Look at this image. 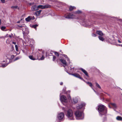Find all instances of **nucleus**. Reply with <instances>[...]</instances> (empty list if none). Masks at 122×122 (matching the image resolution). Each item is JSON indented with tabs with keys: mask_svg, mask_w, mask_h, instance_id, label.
Here are the masks:
<instances>
[{
	"mask_svg": "<svg viewBox=\"0 0 122 122\" xmlns=\"http://www.w3.org/2000/svg\"><path fill=\"white\" fill-rule=\"evenodd\" d=\"M76 13L77 14H80L81 13V11L79 10H77L76 12Z\"/></svg>",
	"mask_w": 122,
	"mask_h": 122,
	"instance_id": "obj_29",
	"label": "nucleus"
},
{
	"mask_svg": "<svg viewBox=\"0 0 122 122\" xmlns=\"http://www.w3.org/2000/svg\"><path fill=\"white\" fill-rule=\"evenodd\" d=\"M65 18L68 19H73L75 18V16L72 13H68L64 15Z\"/></svg>",
	"mask_w": 122,
	"mask_h": 122,
	"instance_id": "obj_3",
	"label": "nucleus"
},
{
	"mask_svg": "<svg viewBox=\"0 0 122 122\" xmlns=\"http://www.w3.org/2000/svg\"><path fill=\"white\" fill-rule=\"evenodd\" d=\"M118 42L119 43H121V42L119 40H118Z\"/></svg>",
	"mask_w": 122,
	"mask_h": 122,
	"instance_id": "obj_41",
	"label": "nucleus"
},
{
	"mask_svg": "<svg viewBox=\"0 0 122 122\" xmlns=\"http://www.w3.org/2000/svg\"><path fill=\"white\" fill-rule=\"evenodd\" d=\"M1 2L3 3H5V0H0Z\"/></svg>",
	"mask_w": 122,
	"mask_h": 122,
	"instance_id": "obj_36",
	"label": "nucleus"
},
{
	"mask_svg": "<svg viewBox=\"0 0 122 122\" xmlns=\"http://www.w3.org/2000/svg\"><path fill=\"white\" fill-rule=\"evenodd\" d=\"M31 16H29L25 19V20L29 22L31 20Z\"/></svg>",
	"mask_w": 122,
	"mask_h": 122,
	"instance_id": "obj_16",
	"label": "nucleus"
},
{
	"mask_svg": "<svg viewBox=\"0 0 122 122\" xmlns=\"http://www.w3.org/2000/svg\"><path fill=\"white\" fill-rule=\"evenodd\" d=\"M60 99L61 102H67L66 97L64 95H62L61 96Z\"/></svg>",
	"mask_w": 122,
	"mask_h": 122,
	"instance_id": "obj_6",
	"label": "nucleus"
},
{
	"mask_svg": "<svg viewBox=\"0 0 122 122\" xmlns=\"http://www.w3.org/2000/svg\"><path fill=\"white\" fill-rule=\"evenodd\" d=\"M9 36L10 37V38L11 37V36H10V35H9Z\"/></svg>",
	"mask_w": 122,
	"mask_h": 122,
	"instance_id": "obj_46",
	"label": "nucleus"
},
{
	"mask_svg": "<svg viewBox=\"0 0 122 122\" xmlns=\"http://www.w3.org/2000/svg\"><path fill=\"white\" fill-rule=\"evenodd\" d=\"M92 36L93 37H96V34L94 33L92 34Z\"/></svg>",
	"mask_w": 122,
	"mask_h": 122,
	"instance_id": "obj_35",
	"label": "nucleus"
},
{
	"mask_svg": "<svg viewBox=\"0 0 122 122\" xmlns=\"http://www.w3.org/2000/svg\"><path fill=\"white\" fill-rule=\"evenodd\" d=\"M12 43L14 44L15 45V44H16V43L15 42H13Z\"/></svg>",
	"mask_w": 122,
	"mask_h": 122,
	"instance_id": "obj_40",
	"label": "nucleus"
},
{
	"mask_svg": "<svg viewBox=\"0 0 122 122\" xmlns=\"http://www.w3.org/2000/svg\"><path fill=\"white\" fill-rule=\"evenodd\" d=\"M64 116L63 113L61 112L58 114V118L59 120H61L63 119Z\"/></svg>",
	"mask_w": 122,
	"mask_h": 122,
	"instance_id": "obj_8",
	"label": "nucleus"
},
{
	"mask_svg": "<svg viewBox=\"0 0 122 122\" xmlns=\"http://www.w3.org/2000/svg\"><path fill=\"white\" fill-rule=\"evenodd\" d=\"M36 56H35L36 57H37L38 58H37V59H39H39H40V57L41 56V54L38 52L36 53Z\"/></svg>",
	"mask_w": 122,
	"mask_h": 122,
	"instance_id": "obj_12",
	"label": "nucleus"
},
{
	"mask_svg": "<svg viewBox=\"0 0 122 122\" xmlns=\"http://www.w3.org/2000/svg\"><path fill=\"white\" fill-rule=\"evenodd\" d=\"M84 104L83 103H81L80 105H78L77 107V108L78 109H80L83 106H84Z\"/></svg>",
	"mask_w": 122,
	"mask_h": 122,
	"instance_id": "obj_13",
	"label": "nucleus"
},
{
	"mask_svg": "<svg viewBox=\"0 0 122 122\" xmlns=\"http://www.w3.org/2000/svg\"><path fill=\"white\" fill-rule=\"evenodd\" d=\"M71 75L74 76L78 78L81 79V80H82L83 81H85V80L83 79V78H82L81 77L80 75H79V74H78L77 73H75L72 74H71Z\"/></svg>",
	"mask_w": 122,
	"mask_h": 122,
	"instance_id": "obj_7",
	"label": "nucleus"
},
{
	"mask_svg": "<svg viewBox=\"0 0 122 122\" xmlns=\"http://www.w3.org/2000/svg\"><path fill=\"white\" fill-rule=\"evenodd\" d=\"M29 4L30 6L34 4V2L30 3H29Z\"/></svg>",
	"mask_w": 122,
	"mask_h": 122,
	"instance_id": "obj_34",
	"label": "nucleus"
},
{
	"mask_svg": "<svg viewBox=\"0 0 122 122\" xmlns=\"http://www.w3.org/2000/svg\"><path fill=\"white\" fill-rule=\"evenodd\" d=\"M98 38L100 40L102 41H103L104 40V38L101 36H99Z\"/></svg>",
	"mask_w": 122,
	"mask_h": 122,
	"instance_id": "obj_20",
	"label": "nucleus"
},
{
	"mask_svg": "<svg viewBox=\"0 0 122 122\" xmlns=\"http://www.w3.org/2000/svg\"><path fill=\"white\" fill-rule=\"evenodd\" d=\"M7 65V64H5L4 65H2V66L3 67H4L6 66Z\"/></svg>",
	"mask_w": 122,
	"mask_h": 122,
	"instance_id": "obj_33",
	"label": "nucleus"
},
{
	"mask_svg": "<svg viewBox=\"0 0 122 122\" xmlns=\"http://www.w3.org/2000/svg\"><path fill=\"white\" fill-rule=\"evenodd\" d=\"M60 61H61V62L63 64L65 65H66V60H65L64 59H60Z\"/></svg>",
	"mask_w": 122,
	"mask_h": 122,
	"instance_id": "obj_15",
	"label": "nucleus"
},
{
	"mask_svg": "<svg viewBox=\"0 0 122 122\" xmlns=\"http://www.w3.org/2000/svg\"><path fill=\"white\" fill-rule=\"evenodd\" d=\"M41 10H40L36 11L35 12V14L37 16H39L40 15L41 12Z\"/></svg>",
	"mask_w": 122,
	"mask_h": 122,
	"instance_id": "obj_17",
	"label": "nucleus"
},
{
	"mask_svg": "<svg viewBox=\"0 0 122 122\" xmlns=\"http://www.w3.org/2000/svg\"><path fill=\"white\" fill-rule=\"evenodd\" d=\"M14 55H12V57H14Z\"/></svg>",
	"mask_w": 122,
	"mask_h": 122,
	"instance_id": "obj_45",
	"label": "nucleus"
},
{
	"mask_svg": "<svg viewBox=\"0 0 122 122\" xmlns=\"http://www.w3.org/2000/svg\"><path fill=\"white\" fill-rule=\"evenodd\" d=\"M56 61H57V62H58V60H56Z\"/></svg>",
	"mask_w": 122,
	"mask_h": 122,
	"instance_id": "obj_50",
	"label": "nucleus"
},
{
	"mask_svg": "<svg viewBox=\"0 0 122 122\" xmlns=\"http://www.w3.org/2000/svg\"><path fill=\"white\" fill-rule=\"evenodd\" d=\"M63 55L65 58H67V56L65 55L64 54Z\"/></svg>",
	"mask_w": 122,
	"mask_h": 122,
	"instance_id": "obj_38",
	"label": "nucleus"
},
{
	"mask_svg": "<svg viewBox=\"0 0 122 122\" xmlns=\"http://www.w3.org/2000/svg\"><path fill=\"white\" fill-rule=\"evenodd\" d=\"M121 46L122 47V45H121Z\"/></svg>",
	"mask_w": 122,
	"mask_h": 122,
	"instance_id": "obj_52",
	"label": "nucleus"
},
{
	"mask_svg": "<svg viewBox=\"0 0 122 122\" xmlns=\"http://www.w3.org/2000/svg\"><path fill=\"white\" fill-rule=\"evenodd\" d=\"M121 45H121V44H119V46H121Z\"/></svg>",
	"mask_w": 122,
	"mask_h": 122,
	"instance_id": "obj_48",
	"label": "nucleus"
},
{
	"mask_svg": "<svg viewBox=\"0 0 122 122\" xmlns=\"http://www.w3.org/2000/svg\"><path fill=\"white\" fill-rule=\"evenodd\" d=\"M29 58L30 59L34 60L37 59V57L36 58L35 56V57H33L32 56H29Z\"/></svg>",
	"mask_w": 122,
	"mask_h": 122,
	"instance_id": "obj_14",
	"label": "nucleus"
},
{
	"mask_svg": "<svg viewBox=\"0 0 122 122\" xmlns=\"http://www.w3.org/2000/svg\"><path fill=\"white\" fill-rule=\"evenodd\" d=\"M31 9L33 11L37 10L38 9V6L36 5L33 6L31 7Z\"/></svg>",
	"mask_w": 122,
	"mask_h": 122,
	"instance_id": "obj_9",
	"label": "nucleus"
},
{
	"mask_svg": "<svg viewBox=\"0 0 122 122\" xmlns=\"http://www.w3.org/2000/svg\"><path fill=\"white\" fill-rule=\"evenodd\" d=\"M76 7L74 6H70L69 7V10L70 11H72L74 9H75Z\"/></svg>",
	"mask_w": 122,
	"mask_h": 122,
	"instance_id": "obj_18",
	"label": "nucleus"
},
{
	"mask_svg": "<svg viewBox=\"0 0 122 122\" xmlns=\"http://www.w3.org/2000/svg\"><path fill=\"white\" fill-rule=\"evenodd\" d=\"M38 26V25L37 24L35 25H32V27L34 29H36V27Z\"/></svg>",
	"mask_w": 122,
	"mask_h": 122,
	"instance_id": "obj_24",
	"label": "nucleus"
},
{
	"mask_svg": "<svg viewBox=\"0 0 122 122\" xmlns=\"http://www.w3.org/2000/svg\"><path fill=\"white\" fill-rule=\"evenodd\" d=\"M53 61H55V60L56 59V56H55L53 55Z\"/></svg>",
	"mask_w": 122,
	"mask_h": 122,
	"instance_id": "obj_31",
	"label": "nucleus"
},
{
	"mask_svg": "<svg viewBox=\"0 0 122 122\" xmlns=\"http://www.w3.org/2000/svg\"><path fill=\"white\" fill-rule=\"evenodd\" d=\"M19 27L20 28H22V26L21 25H20L19 26Z\"/></svg>",
	"mask_w": 122,
	"mask_h": 122,
	"instance_id": "obj_44",
	"label": "nucleus"
},
{
	"mask_svg": "<svg viewBox=\"0 0 122 122\" xmlns=\"http://www.w3.org/2000/svg\"><path fill=\"white\" fill-rule=\"evenodd\" d=\"M74 102H76V103L77 102V101L76 102H75V101H74Z\"/></svg>",
	"mask_w": 122,
	"mask_h": 122,
	"instance_id": "obj_47",
	"label": "nucleus"
},
{
	"mask_svg": "<svg viewBox=\"0 0 122 122\" xmlns=\"http://www.w3.org/2000/svg\"><path fill=\"white\" fill-rule=\"evenodd\" d=\"M87 84L90 87H92V83L91 82H87Z\"/></svg>",
	"mask_w": 122,
	"mask_h": 122,
	"instance_id": "obj_23",
	"label": "nucleus"
},
{
	"mask_svg": "<svg viewBox=\"0 0 122 122\" xmlns=\"http://www.w3.org/2000/svg\"><path fill=\"white\" fill-rule=\"evenodd\" d=\"M44 56L42 55V57L41 58H40L39 60H43L44 59Z\"/></svg>",
	"mask_w": 122,
	"mask_h": 122,
	"instance_id": "obj_30",
	"label": "nucleus"
},
{
	"mask_svg": "<svg viewBox=\"0 0 122 122\" xmlns=\"http://www.w3.org/2000/svg\"><path fill=\"white\" fill-rule=\"evenodd\" d=\"M51 7V5H39L38 6V8H41L42 9L47 8H48Z\"/></svg>",
	"mask_w": 122,
	"mask_h": 122,
	"instance_id": "obj_4",
	"label": "nucleus"
},
{
	"mask_svg": "<svg viewBox=\"0 0 122 122\" xmlns=\"http://www.w3.org/2000/svg\"><path fill=\"white\" fill-rule=\"evenodd\" d=\"M116 119L118 120L121 121L122 120V117L120 116H117L116 117Z\"/></svg>",
	"mask_w": 122,
	"mask_h": 122,
	"instance_id": "obj_19",
	"label": "nucleus"
},
{
	"mask_svg": "<svg viewBox=\"0 0 122 122\" xmlns=\"http://www.w3.org/2000/svg\"><path fill=\"white\" fill-rule=\"evenodd\" d=\"M17 7L18 6H12L11 7V8L14 9H17Z\"/></svg>",
	"mask_w": 122,
	"mask_h": 122,
	"instance_id": "obj_27",
	"label": "nucleus"
},
{
	"mask_svg": "<svg viewBox=\"0 0 122 122\" xmlns=\"http://www.w3.org/2000/svg\"><path fill=\"white\" fill-rule=\"evenodd\" d=\"M77 72H79V71H77Z\"/></svg>",
	"mask_w": 122,
	"mask_h": 122,
	"instance_id": "obj_49",
	"label": "nucleus"
},
{
	"mask_svg": "<svg viewBox=\"0 0 122 122\" xmlns=\"http://www.w3.org/2000/svg\"><path fill=\"white\" fill-rule=\"evenodd\" d=\"M20 58L18 57H16L14 60V61H16L19 59Z\"/></svg>",
	"mask_w": 122,
	"mask_h": 122,
	"instance_id": "obj_32",
	"label": "nucleus"
},
{
	"mask_svg": "<svg viewBox=\"0 0 122 122\" xmlns=\"http://www.w3.org/2000/svg\"><path fill=\"white\" fill-rule=\"evenodd\" d=\"M98 111L100 114L101 116L105 115L107 113V109L104 105H101L98 106Z\"/></svg>",
	"mask_w": 122,
	"mask_h": 122,
	"instance_id": "obj_1",
	"label": "nucleus"
},
{
	"mask_svg": "<svg viewBox=\"0 0 122 122\" xmlns=\"http://www.w3.org/2000/svg\"><path fill=\"white\" fill-rule=\"evenodd\" d=\"M96 33L100 36H103L104 35L103 34L102 32V31L100 30H97L96 31Z\"/></svg>",
	"mask_w": 122,
	"mask_h": 122,
	"instance_id": "obj_11",
	"label": "nucleus"
},
{
	"mask_svg": "<svg viewBox=\"0 0 122 122\" xmlns=\"http://www.w3.org/2000/svg\"><path fill=\"white\" fill-rule=\"evenodd\" d=\"M31 20H34V19H35V17H34V16H31Z\"/></svg>",
	"mask_w": 122,
	"mask_h": 122,
	"instance_id": "obj_37",
	"label": "nucleus"
},
{
	"mask_svg": "<svg viewBox=\"0 0 122 122\" xmlns=\"http://www.w3.org/2000/svg\"><path fill=\"white\" fill-rule=\"evenodd\" d=\"M73 113L72 110L71 109H69L67 111V114L66 116L70 120L73 119Z\"/></svg>",
	"mask_w": 122,
	"mask_h": 122,
	"instance_id": "obj_2",
	"label": "nucleus"
},
{
	"mask_svg": "<svg viewBox=\"0 0 122 122\" xmlns=\"http://www.w3.org/2000/svg\"><path fill=\"white\" fill-rule=\"evenodd\" d=\"M60 85H63V83L62 82H61L60 83Z\"/></svg>",
	"mask_w": 122,
	"mask_h": 122,
	"instance_id": "obj_42",
	"label": "nucleus"
},
{
	"mask_svg": "<svg viewBox=\"0 0 122 122\" xmlns=\"http://www.w3.org/2000/svg\"><path fill=\"white\" fill-rule=\"evenodd\" d=\"M60 52L61 51V50H60Z\"/></svg>",
	"mask_w": 122,
	"mask_h": 122,
	"instance_id": "obj_51",
	"label": "nucleus"
},
{
	"mask_svg": "<svg viewBox=\"0 0 122 122\" xmlns=\"http://www.w3.org/2000/svg\"><path fill=\"white\" fill-rule=\"evenodd\" d=\"M15 47L16 50L17 51H18V48L17 45H15Z\"/></svg>",
	"mask_w": 122,
	"mask_h": 122,
	"instance_id": "obj_28",
	"label": "nucleus"
},
{
	"mask_svg": "<svg viewBox=\"0 0 122 122\" xmlns=\"http://www.w3.org/2000/svg\"><path fill=\"white\" fill-rule=\"evenodd\" d=\"M80 69L81 70L87 77H89L88 73L86 70L82 68H80Z\"/></svg>",
	"mask_w": 122,
	"mask_h": 122,
	"instance_id": "obj_10",
	"label": "nucleus"
},
{
	"mask_svg": "<svg viewBox=\"0 0 122 122\" xmlns=\"http://www.w3.org/2000/svg\"><path fill=\"white\" fill-rule=\"evenodd\" d=\"M111 105L114 108H116L117 106L116 104L115 103H111Z\"/></svg>",
	"mask_w": 122,
	"mask_h": 122,
	"instance_id": "obj_21",
	"label": "nucleus"
},
{
	"mask_svg": "<svg viewBox=\"0 0 122 122\" xmlns=\"http://www.w3.org/2000/svg\"><path fill=\"white\" fill-rule=\"evenodd\" d=\"M71 97L70 95H68V98L69 99H71Z\"/></svg>",
	"mask_w": 122,
	"mask_h": 122,
	"instance_id": "obj_39",
	"label": "nucleus"
},
{
	"mask_svg": "<svg viewBox=\"0 0 122 122\" xmlns=\"http://www.w3.org/2000/svg\"><path fill=\"white\" fill-rule=\"evenodd\" d=\"M6 28L5 27L2 26L1 27V29L2 30H4Z\"/></svg>",
	"mask_w": 122,
	"mask_h": 122,
	"instance_id": "obj_26",
	"label": "nucleus"
},
{
	"mask_svg": "<svg viewBox=\"0 0 122 122\" xmlns=\"http://www.w3.org/2000/svg\"><path fill=\"white\" fill-rule=\"evenodd\" d=\"M82 113L81 112L77 111L75 113V115L77 117H80L82 115Z\"/></svg>",
	"mask_w": 122,
	"mask_h": 122,
	"instance_id": "obj_5",
	"label": "nucleus"
},
{
	"mask_svg": "<svg viewBox=\"0 0 122 122\" xmlns=\"http://www.w3.org/2000/svg\"><path fill=\"white\" fill-rule=\"evenodd\" d=\"M54 53L55 55L56 56L58 57L59 56V54L58 52L56 51H54Z\"/></svg>",
	"mask_w": 122,
	"mask_h": 122,
	"instance_id": "obj_22",
	"label": "nucleus"
},
{
	"mask_svg": "<svg viewBox=\"0 0 122 122\" xmlns=\"http://www.w3.org/2000/svg\"><path fill=\"white\" fill-rule=\"evenodd\" d=\"M1 23V20L0 19V25Z\"/></svg>",
	"mask_w": 122,
	"mask_h": 122,
	"instance_id": "obj_43",
	"label": "nucleus"
},
{
	"mask_svg": "<svg viewBox=\"0 0 122 122\" xmlns=\"http://www.w3.org/2000/svg\"><path fill=\"white\" fill-rule=\"evenodd\" d=\"M96 86L98 87V88L100 89H101V86H100L96 82Z\"/></svg>",
	"mask_w": 122,
	"mask_h": 122,
	"instance_id": "obj_25",
	"label": "nucleus"
}]
</instances>
